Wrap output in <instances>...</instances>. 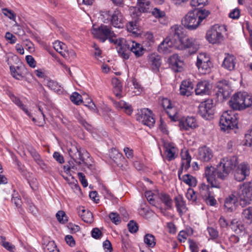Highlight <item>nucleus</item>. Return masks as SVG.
Wrapping results in <instances>:
<instances>
[{"instance_id": "nucleus-1", "label": "nucleus", "mask_w": 252, "mask_h": 252, "mask_svg": "<svg viewBox=\"0 0 252 252\" xmlns=\"http://www.w3.org/2000/svg\"><path fill=\"white\" fill-rule=\"evenodd\" d=\"M229 104L233 110H244L252 105V96L247 92L236 93L231 98Z\"/></svg>"}, {"instance_id": "nucleus-2", "label": "nucleus", "mask_w": 252, "mask_h": 252, "mask_svg": "<svg viewBox=\"0 0 252 252\" xmlns=\"http://www.w3.org/2000/svg\"><path fill=\"white\" fill-rule=\"evenodd\" d=\"M68 153L70 157L78 165L83 164L91 170L94 169V165L85 160L84 157L89 158V154L87 151L75 145H72L68 150Z\"/></svg>"}, {"instance_id": "nucleus-3", "label": "nucleus", "mask_w": 252, "mask_h": 252, "mask_svg": "<svg viewBox=\"0 0 252 252\" xmlns=\"http://www.w3.org/2000/svg\"><path fill=\"white\" fill-rule=\"evenodd\" d=\"M237 164V157L223 158L218 164L219 176L222 178H226Z\"/></svg>"}, {"instance_id": "nucleus-4", "label": "nucleus", "mask_w": 252, "mask_h": 252, "mask_svg": "<svg viewBox=\"0 0 252 252\" xmlns=\"http://www.w3.org/2000/svg\"><path fill=\"white\" fill-rule=\"evenodd\" d=\"M238 119L235 114L232 111H226L221 115L220 124L221 128L224 130L233 129L237 126Z\"/></svg>"}, {"instance_id": "nucleus-5", "label": "nucleus", "mask_w": 252, "mask_h": 252, "mask_svg": "<svg viewBox=\"0 0 252 252\" xmlns=\"http://www.w3.org/2000/svg\"><path fill=\"white\" fill-rule=\"evenodd\" d=\"M218 165L216 168L212 166H207L205 168L204 175L206 178L207 182L211 185L212 188H220V184L217 180L218 178L224 180L225 178H222L219 175Z\"/></svg>"}, {"instance_id": "nucleus-6", "label": "nucleus", "mask_w": 252, "mask_h": 252, "mask_svg": "<svg viewBox=\"0 0 252 252\" xmlns=\"http://www.w3.org/2000/svg\"><path fill=\"white\" fill-rule=\"evenodd\" d=\"M183 28L181 26L174 25L171 28L170 36L168 37L174 44V48H182L181 43L184 36Z\"/></svg>"}, {"instance_id": "nucleus-7", "label": "nucleus", "mask_w": 252, "mask_h": 252, "mask_svg": "<svg viewBox=\"0 0 252 252\" xmlns=\"http://www.w3.org/2000/svg\"><path fill=\"white\" fill-rule=\"evenodd\" d=\"M198 113L202 118L210 120L214 114V106L212 99H207L201 102L198 107Z\"/></svg>"}, {"instance_id": "nucleus-8", "label": "nucleus", "mask_w": 252, "mask_h": 252, "mask_svg": "<svg viewBox=\"0 0 252 252\" xmlns=\"http://www.w3.org/2000/svg\"><path fill=\"white\" fill-rule=\"evenodd\" d=\"M242 193L240 195V203L243 207L250 204L252 197V184L251 182L244 183L242 187Z\"/></svg>"}, {"instance_id": "nucleus-9", "label": "nucleus", "mask_w": 252, "mask_h": 252, "mask_svg": "<svg viewBox=\"0 0 252 252\" xmlns=\"http://www.w3.org/2000/svg\"><path fill=\"white\" fill-rule=\"evenodd\" d=\"M92 32L94 36L102 42H104L109 36L115 35L111 27L104 25H101L98 29L93 28Z\"/></svg>"}, {"instance_id": "nucleus-10", "label": "nucleus", "mask_w": 252, "mask_h": 252, "mask_svg": "<svg viewBox=\"0 0 252 252\" xmlns=\"http://www.w3.org/2000/svg\"><path fill=\"white\" fill-rule=\"evenodd\" d=\"M182 24L186 28L189 30L196 29L199 26L197 14L194 10L190 11L182 19Z\"/></svg>"}, {"instance_id": "nucleus-11", "label": "nucleus", "mask_w": 252, "mask_h": 252, "mask_svg": "<svg viewBox=\"0 0 252 252\" xmlns=\"http://www.w3.org/2000/svg\"><path fill=\"white\" fill-rule=\"evenodd\" d=\"M208 41L212 44L217 43L222 40L221 27L219 25H215L208 31L206 35Z\"/></svg>"}, {"instance_id": "nucleus-12", "label": "nucleus", "mask_w": 252, "mask_h": 252, "mask_svg": "<svg viewBox=\"0 0 252 252\" xmlns=\"http://www.w3.org/2000/svg\"><path fill=\"white\" fill-rule=\"evenodd\" d=\"M136 119L149 127L153 126L155 123V120L151 111L148 108L141 110L137 115Z\"/></svg>"}, {"instance_id": "nucleus-13", "label": "nucleus", "mask_w": 252, "mask_h": 252, "mask_svg": "<svg viewBox=\"0 0 252 252\" xmlns=\"http://www.w3.org/2000/svg\"><path fill=\"white\" fill-rule=\"evenodd\" d=\"M196 64L202 74L208 73L211 70L212 63L204 53H200L198 56Z\"/></svg>"}, {"instance_id": "nucleus-14", "label": "nucleus", "mask_w": 252, "mask_h": 252, "mask_svg": "<svg viewBox=\"0 0 252 252\" xmlns=\"http://www.w3.org/2000/svg\"><path fill=\"white\" fill-rule=\"evenodd\" d=\"M217 88L216 94L221 99H226L229 97L231 89L228 81L223 80L219 81L217 83Z\"/></svg>"}, {"instance_id": "nucleus-15", "label": "nucleus", "mask_w": 252, "mask_h": 252, "mask_svg": "<svg viewBox=\"0 0 252 252\" xmlns=\"http://www.w3.org/2000/svg\"><path fill=\"white\" fill-rule=\"evenodd\" d=\"M182 48H177L179 50H187L189 55L195 53L199 48V43L195 39L187 38L181 43Z\"/></svg>"}, {"instance_id": "nucleus-16", "label": "nucleus", "mask_w": 252, "mask_h": 252, "mask_svg": "<svg viewBox=\"0 0 252 252\" xmlns=\"http://www.w3.org/2000/svg\"><path fill=\"white\" fill-rule=\"evenodd\" d=\"M178 125L181 130H189L198 126L197 121L193 116L182 118L179 120Z\"/></svg>"}, {"instance_id": "nucleus-17", "label": "nucleus", "mask_w": 252, "mask_h": 252, "mask_svg": "<svg viewBox=\"0 0 252 252\" xmlns=\"http://www.w3.org/2000/svg\"><path fill=\"white\" fill-rule=\"evenodd\" d=\"M250 174V168L248 164L242 163L240 164L234 172V177L236 180L241 182L245 180L247 176Z\"/></svg>"}, {"instance_id": "nucleus-18", "label": "nucleus", "mask_w": 252, "mask_h": 252, "mask_svg": "<svg viewBox=\"0 0 252 252\" xmlns=\"http://www.w3.org/2000/svg\"><path fill=\"white\" fill-rule=\"evenodd\" d=\"M119 54L124 59L127 60L129 58L130 53L131 47L130 46L129 40L126 41L122 38L121 42L116 46Z\"/></svg>"}, {"instance_id": "nucleus-19", "label": "nucleus", "mask_w": 252, "mask_h": 252, "mask_svg": "<svg viewBox=\"0 0 252 252\" xmlns=\"http://www.w3.org/2000/svg\"><path fill=\"white\" fill-rule=\"evenodd\" d=\"M213 157V151L209 147L205 146L200 147L198 149L197 158L200 161L203 162H208Z\"/></svg>"}, {"instance_id": "nucleus-20", "label": "nucleus", "mask_w": 252, "mask_h": 252, "mask_svg": "<svg viewBox=\"0 0 252 252\" xmlns=\"http://www.w3.org/2000/svg\"><path fill=\"white\" fill-rule=\"evenodd\" d=\"M169 63L172 69L175 72H181L183 69L184 63L177 54H173L169 59Z\"/></svg>"}, {"instance_id": "nucleus-21", "label": "nucleus", "mask_w": 252, "mask_h": 252, "mask_svg": "<svg viewBox=\"0 0 252 252\" xmlns=\"http://www.w3.org/2000/svg\"><path fill=\"white\" fill-rule=\"evenodd\" d=\"M161 105L163 108L166 110V112L173 121H176L177 119V112L175 109H173L172 106L171 101L167 98H163L162 100Z\"/></svg>"}, {"instance_id": "nucleus-22", "label": "nucleus", "mask_w": 252, "mask_h": 252, "mask_svg": "<svg viewBox=\"0 0 252 252\" xmlns=\"http://www.w3.org/2000/svg\"><path fill=\"white\" fill-rule=\"evenodd\" d=\"M111 23L115 28H122L123 27V16L119 10L116 9L111 15Z\"/></svg>"}, {"instance_id": "nucleus-23", "label": "nucleus", "mask_w": 252, "mask_h": 252, "mask_svg": "<svg viewBox=\"0 0 252 252\" xmlns=\"http://www.w3.org/2000/svg\"><path fill=\"white\" fill-rule=\"evenodd\" d=\"M211 85L209 82L203 81L199 82L195 89L196 95L209 94L210 93Z\"/></svg>"}, {"instance_id": "nucleus-24", "label": "nucleus", "mask_w": 252, "mask_h": 252, "mask_svg": "<svg viewBox=\"0 0 252 252\" xmlns=\"http://www.w3.org/2000/svg\"><path fill=\"white\" fill-rule=\"evenodd\" d=\"M150 4V2L148 0H137L138 8H133V16L140 17L141 12H147L149 8L148 6Z\"/></svg>"}, {"instance_id": "nucleus-25", "label": "nucleus", "mask_w": 252, "mask_h": 252, "mask_svg": "<svg viewBox=\"0 0 252 252\" xmlns=\"http://www.w3.org/2000/svg\"><path fill=\"white\" fill-rule=\"evenodd\" d=\"M238 198L234 194H231L225 199L224 207L228 212H232L236 210Z\"/></svg>"}, {"instance_id": "nucleus-26", "label": "nucleus", "mask_w": 252, "mask_h": 252, "mask_svg": "<svg viewBox=\"0 0 252 252\" xmlns=\"http://www.w3.org/2000/svg\"><path fill=\"white\" fill-rule=\"evenodd\" d=\"M165 149V155L168 161H171L175 159L177 157V149L173 143H166L164 145Z\"/></svg>"}, {"instance_id": "nucleus-27", "label": "nucleus", "mask_w": 252, "mask_h": 252, "mask_svg": "<svg viewBox=\"0 0 252 252\" xmlns=\"http://www.w3.org/2000/svg\"><path fill=\"white\" fill-rule=\"evenodd\" d=\"M194 85L189 80H184L180 86V94L182 95L189 96L193 93Z\"/></svg>"}, {"instance_id": "nucleus-28", "label": "nucleus", "mask_w": 252, "mask_h": 252, "mask_svg": "<svg viewBox=\"0 0 252 252\" xmlns=\"http://www.w3.org/2000/svg\"><path fill=\"white\" fill-rule=\"evenodd\" d=\"M174 47V44L171 41L166 38L158 46V51L163 54H168L171 52V49Z\"/></svg>"}, {"instance_id": "nucleus-29", "label": "nucleus", "mask_w": 252, "mask_h": 252, "mask_svg": "<svg viewBox=\"0 0 252 252\" xmlns=\"http://www.w3.org/2000/svg\"><path fill=\"white\" fill-rule=\"evenodd\" d=\"M182 173V169L178 171V176L180 180H182L190 187H195L196 186L197 181L195 177L189 174H185L181 177Z\"/></svg>"}, {"instance_id": "nucleus-30", "label": "nucleus", "mask_w": 252, "mask_h": 252, "mask_svg": "<svg viewBox=\"0 0 252 252\" xmlns=\"http://www.w3.org/2000/svg\"><path fill=\"white\" fill-rule=\"evenodd\" d=\"M149 62L153 70L157 72L161 65V59L159 55L152 54L149 57Z\"/></svg>"}, {"instance_id": "nucleus-31", "label": "nucleus", "mask_w": 252, "mask_h": 252, "mask_svg": "<svg viewBox=\"0 0 252 252\" xmlns=\"http://www.w3.org/2000/svg\"><path fill=\"white\" fill-rule=\"evenodd\" d=\"M236 58L232 55H228L224 59L222 66L225 69L233 70L236 64Z\"/></svg>"}, {"instance_id": "nucleus-32", "label": "nucleus", "mask_w": 252, "mask_h": 252, "mask_svg": "<svg viewBox=\"0 0 252 252\" xmlns=\"http://www.w3.org/2000/svg\"><path fill=\"white\" fill-rule=\"evenodd\" d=\"M28 151L34 161L40 167V168L42 169H45L46 165L37 151L32 147L28 148Z\"/></svg>"}, {"instance_id": "nucleus-33", "label": "nucleus", "mask_w": 252, "mask_h": 252, "mask_svg": "<svg viewBox=\"0 0 252 252\" xmlns=\"http://www.w3.org/2000/svg\"><path fill=\"white\" fill-rule=\"evenodd\" d=\"M175 205L177 211L182 215L183 213L186 212L187 208L186 207L185 202L183 197L181 196H176L174 198Z\"/></svg>"}, {"instance_id": "nucleus-34", "label": "nucleus", "mask_w": 252, "mask_h": 252, "mask_svg": "<svg viewBox=\"0 0 252 252\" xmlns=\"http://www.w3.org/2000/svg\"><path fill=\"white\" fill-rule=\"evenodd\" d=\"M53 46L55 50L63 57L65 58L68 57L67 47L64 43L59 41H56L53 43Z\"/></svg>"}, {"instance_id": "nucleus-35", "label": "nucleus", "mask_w": 252, "mask_h": 252, "mask_svg": "<svg viewBox=\"0 0 252 252\" xmlns=\"http://www.w3.org/2000/svg\"><path fill=\"white\" fill-rule=\"evenodd\" d=\"M131 52H133L136 57H139L143 55L144 49L139 43L132 40H129Z\"/></svg>"}, {"instance_id": "nucleus-36", "label": "nucleus", "mask_w": 252, "mask_h": 252, "mask_svg": "<svg viewBox=\"0 0 252 252\" xmlns=\"http://www.w3.org/2000/svg\"><path fill=\"white\" fill-rule=\"evenodd\" d=\"M112 84L113 86L114 94L117 97L120 98L122 97V84L121 82L117 78H114L112 80Z\"/></svg>"}, {"instance_id": "nucleus-37", "label": "nucleus", "mask_w": 252, "mask_h": 252, "mask_svg": "<svg viewBox=\"0 0 252 252\" xmlns=\"http://www.w3.org/2000/svg\"><path fill=\"white\" fill-rule=\"evenodd\" d=\"M113 103L117 109H124L125 112L129 115L131 114L133 111L131 106L123 100H120L119 101H115Z\"/></svg>"}, {"instance_id": "nucleus-38", "label": "nucleus", "mask_w": 252, "mask_h": 252, "mask_svg": "<svg viewBox=\"0 0 252 252\" xmlns=\"http://www.w3.org/2000/svg\"><path fill=\"white\" fill-rule=\"evenodd\" d=\"M79 215L81 217L82 220L87 223H91L93 221V216L92 212L89 210H86L83 208L78 212Z\"/></svg>"}, {"instance_id": "nucleus-39", "label": "nucleus", "mask_w": 252, "mask_h": 252, "mask_svg": "<svg viewBox=\"0 0 252 252\" xmlns=\"http://www.w3.org/2000/svg\"><path fill=\"white\" fill-rule=\"evenodd\" d=\"M9 96L11 100L18 106H19L23 111L30 117H32L31 113L29 112L28 109L26 108L24 104L21 101L20 99L15 96V95L12 93L9 94Z\"/></svg>"}, {"instance_id": "nucleus-40", "label": "nucleus", "mask_w": 252, "mask_h": 252, "mask_svg": "<svg viewBox=\"0 0 252 252\" xmlns=\"http://www.w3.org/2000/svg\"><path fill=\"white\" fill-rule=\"evenodd\" d=\"M159 198L162 202L164 204L167 209L172 208V200L169 195L164 193H161L159 194Z\"/></svg>"}, {"instance_id": "nucleus-41", "label": "nucleus", "mask_w": 252, "mask_h": 252, "mask_svg": "<svg viewBox=\"0 0 252 252\" xmlns=\"http://www.w3.org/2000/svg\"><path fill=\"white\" fill-rule=\"evenodd\" d=\"M199 194L202 198H204L209 196L211 194L209 191V186L205 183H201L199 186Z\"/></svg>"}, {"instance_id": "nucleus-42", "label": "nucleus", "mask_w": 252, "mask_h": 252, "mask_svg": "<svg viewBox=\"0 0 252 252\" xmlns=\"http://www.w3.org/2000/svg\"><path fill=\"white\" fill-rule=\"evenodd\" d=\"M144 242L149 248H154L156 244L155 237L152 234H146L144 237Z\"/></svg>"}, {"instance_id": "nucleus-43", "label": "nucleus", "mask_w": 252, "mask_h": 252, "mask_svg": "<svg viewBox=\"0 0 252 252\" xmlns=\"http://www.w3.org/2000/svg\"><path fill=\"white\" fill-rule=\"evenodd\" d=\"M10 70L12 76L15 79L21 80L24 77L20 70V66L15 67L14 66H10Z\"/></svg>"}, {"instance_id": "nucleus-44", "label": "nucleus", "mask_w": 252, "mask_h": 252, "mask_svg": "<svg viewBox=\"0 0 252 252\" xmlns=\"http://www.w3.org/2000/svg\"><path fill=\"white\" fill-rule=\"evenodd\" d=\"M194 11L197 14V20L199 22V25L210 14V12L206 9H194Z\"/></svg>"}, {"instance_id": "nucleus-45", "label": "nucleus", "mask_w": 252, "mask_h": 252, "mask_svg": "<svg viewBox=\"0 0 252 252\" xmlns=\"http://www.w3.org/2000/svg\"><path fill=\"white\" fill-rule=\"evenodd\" d=\"M243 217L248 222L251 224L252 222V209L251 207L244 209L242 213Z\"/></svg>"}, {"instance_id": "nucleus-46", "label": "nucleus", "mask_w": 252, "mask_h": 252, "mask_svg": "<svg viewBox=\"0 0 252 252\" xmlns=\"http://www.w3.org/2000/svg\"><path fill=\"white\" fill-rule=\"evenodd\" d=\"M47 86L55 92L60 93L61 91V86L59 85L58 82L54 80H48Z\"/></svg>"}, {"instance_id": "nucleus-47", "label": "nucleus", "mask_w": 252, "mask_h": 252, "mask_svg": "<svg viewBox=\"0 0 252 252\" xmlns=\"http://www.w3.org/2000/svg\"><path fill=\"white\" fill-rule=\"evenodd\" d=\"M229 226L236 233H238V232L237 231H241L243 228V226L240 224V222L237 219L232 220Z\"/></svg>"}, {"instance_id": "nucleus-48", "label": "nucleus", "mask_w": 252, "mask_h": 252, "mask_svg": "<svg viewBox=\"0 0 252 252\" xmlns=\"http://www.w3.org/2000/svg\"><path fill=\"white\" fill-rule=\"evenodd\" d=\"M56 218L61 223L64 224L67 221V217L64 212L59 211L56 214Z\"/></svg>"}, {"instance_id": "nucleus-49", "label": "nucleus", "mask_w": 252, "mask_h": 252, "mask_svg": "<svg viewBox=\"0 0 252 252\" xmlns=\"http://www.w3.org/2000/svg\"><path fill=\"white\" fill-rule=\"evenodd\" d=\"M71 101L75 104L79 105L82 102V96L77 92H74L70 96Z\"/></svg>"}, {"instance_id": "nucleus-50", "label": "nucleus", "mask_w": 252, "mask_h": 252, "mask_svg": "<svg viewBox=\"0 0 252 252\" xmlns=\"http://www.w3.org/2000/svg\"><path fill=\"white\" fill-rule=\"evenodd\" d=\"M252 132V129H249L247 133H246L245 135V142L244 143V145L248 146L251 147L252 145V137L251 135V133Z\"/></svg>"}, {"instance_id": "nucleus-51", "label": "nucleus", "mask_w": 252, "mask_h": 252, "mask_svg": "<svg viewBox=\"0 0 252 252\" xmlns=\"http://www.w3.org/2000/svg\"><path fill=\"white\" fill-rule=\"evenodd\" d=\"M109 217L112 222L115 224H118L121 222L119 215L116 213H110Z\"/></svg>"}, {"instance_id": "nucleus-52", "label": "nucleus", "mask_w": 252, "mask_h": 252, "mask_svg": "<svg viewBox=\"0 0 252 252\" xmlns=\"http://www.w3.org/2000/svg\"><path fill=\"white\" fill-rule=\"evenodd\" d=\"M187 198L190 201H195L196 200L197 196L195 192L192 189H189L187 190L186 194Z\"/></svg>"}, {"instance_id": "nucleus-53", "label": "nucleus", "mask_w": 252, "mask_h": 252, "mask_svg": "<svg viewBox=\"0 0 252 252\" xmlns=\"http://www.w3.org/2000/svg\"><path fill=\"white\" fill-rule=\"evenodd\" d=\"M56 248H57V246L53 241L49 242L47 244L43 247L45 252H51Z\"/></svg>"}, {"instance_id": "nucleus-54", "label": "nucleus", "mask_w": 252, "mask_h": 252, "mask_svg": "<svg viewBox=\"0 0 252 252\" xmlns=\"http://www.w3.org/2000/svg\"><path fill=\"white\" fill-rule=\"evenodd\" d=\"M1 240L2 246L8 251L12 252L14 249V246L11 245L8 242L5 241V238L4 237H1Z\"/></svg>"}, {"instance_id": "nucleus-55", "label": "nucleus", "mask_w": 252, "mask_h": 252, "mask_svg": "<svg viewBox=\"0 0 252 252\" xmlns=\"http://www.w3.org/2000/svg\"><path fill=\"white\" fill-rule=\"evenodd\" d=\"M188 243L189 244V249L191 251V252H198L199 251V247L196 242L191 239H189L188 240Z\"/></svg>"}, {"instance_id": "nucleus-56", "label": "nucleus", "mask_w": 252, "mask_h": 252, "mask_svg": "<svg viewBox=\"0 0 252 252\" xmlns=\"http://www.w3.org/2000/svg\"><path fill=\"white\" fill-rule=\"evenodd\" d=\"M208 2V0H191L190 4L192 6H204Z\"/></svg>"}, {"instance_id": "nucleus-57", "label": "nucleus", "mask_w": 252, "mask_h": 252, "mask_svg": "<svg viewBox=\"0 0 252 252\" xmlns=\"http://www.w3.org/2000/svg\"><path fill=\"white\" fill-rule=\"evenodd\" d=\"M243 28L244 29H246L249 31V34H250V38H249V44H250L251 47L252 48V30L251 28V27H250V24H249V22L246 21L243 24Z\"/></svg>"}, {"instance_id": "nucleus-58", "label": "nucleus", "mask_w": 252, "mask_h": 252, "mask_svg": "<svg viewBox=\"0 0 252 252\" xmlns=\"http://www.w3.org/2000/svg\"><path fill=\"white\" fill-rule=\"evenodd\" d=\"M129 231L131 233H135L138 230V227L137 223L133 220H130L127 224Z\"/></svg>"}, {"instance_id": "nucleus-59", "label": "nucleus", "mask_w": 252, "mask_h": 252, "mask_svg": "<svg viewBox=\"0 0 252 252\" xmlns=\"http://www.w3.org/2000/svg\"><path fill=\"white\" fill-rule=\"evenodd\" d=\"M77 120L87 130H91L92 126L88 124L85 119H84L81 116H78L77 117Z\"/></svg>"}, {"instance_id": "nucleus-60", "label": "nucleus", "mask_w": 252, "mask_h": 252, "mask_svg": "<svg viewBox=\"0 0 252 252\" xmlns=\"http://www.w3.org/2000/svg\"><path fill=\"white\" fill-rule=\"evenodd\" d=\"M207 205L210 206H215L217 203V200L211 194L209 196L203 199Z\"/></svg>"}, {"instance_id": "nucleus-61", "label": "nucleus", "mask_w": 252, "mask_h": 252, "mask_svg": "<svg viewBox=\"0 0 252 252\" xmlns=\"http://www.w3.org/2000/svg\"><path fill=\"white\" fill-rule=\"evenodd\" d=\"M26 60L30 67L34 68L36 66V62L32 56H27L26 57Z\"/></svg>"}, {"instance_id": "nucleus-62", "label": "nucleus", "mask_w": 252, "mask_h": 252, "mask_svg": "<svg viewBox=\"0 0 252 252\" xmlns=\"http://www.w3.org/2000/svg\"><path fill=\"white\" fill-rule=\"evenodd\" d=\"M152 14L156 18H162L165 15V13L164 11L160 10L159 9L155 8L153 11Z\"/></svg>"}, {"instance_id": "nucleus-63", "label": "nucleus", "mask_w": 252, "mask_h": 252, "mask_svg": "<svg viewBox=\"0 0 252 252\" xmlns=\"http://www.w3.org/2000/svg\"><path fill=\"white\" fill-rule=\"evenodd\" d=\"M103 247L105 252H111L113 250L111 243L108 240H106L103 242Z\"/></svg>"}, {"instance_id": "nucleus-64", "label": "nucleus", "mask_w": 252, "mask_h": 252, "mask_svg": "<svg viewBox=\"0 0 252 252\" xmlns=\"http://www.w3.org/2000/svg\"><path fill=\"white\" fill-rule=\"evenodd\" d=\"M5 38L9 40V43L11 44H14L16 42L17 38L13 34L9 32H6L5 35Z\"/></svg>"}]
</instances>
